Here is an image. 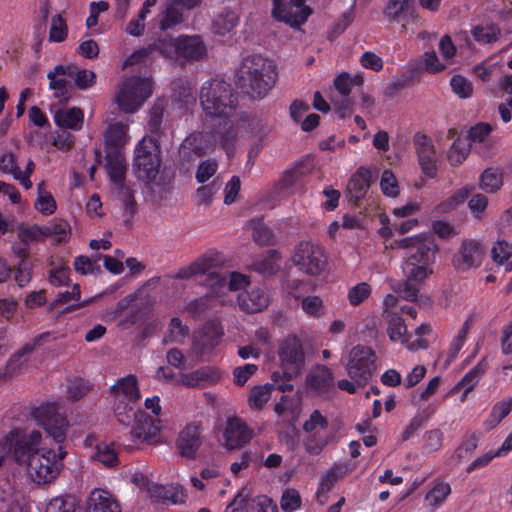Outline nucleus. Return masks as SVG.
<instances>
[{
  "label": "nucleus",
  "mask_w": 512,
  "mask_h": 512,
  "mask_svg": "<svg viewBox=\"0 0 512 512\" xmlns=\"http://www.w3.org/2000/svg\"><path fill=\"white\" fill-rule=\"evenodd\" d=\"M56 402L41 404L32 412L36 423L47 436L58 445L55 451L43 445L42 434L31 431L6 437L3 450L8 446L17 465L25 469L27 477L38 485L49 484L59 475L62 461L67 455L63 447L69 428V421Z\"/></svg>",
  "instance_id": "obj_1"
},
{
  "label": "nucleus",
  "mask_w": 512,
  "mask_h": 512,
  "mask_svg": "<svg viewBox=\"0 0 512 512\" xmlns=\"http://www.w3.org/2000/svg\"><path fill=\"white\" fill-rule=\"evenodd\" d=\"M267 131L262 120L241 116L225 121L212 130L193 132L182 141L179 147V162L182 167L188 168L197 158L214 152L217 146L231 157L241 140L262 136Z\"/></svg>",
  "instance_id": "obj_2"
},
{
  "label": "nucleus",
  "mask_w": 512,
  "mask_h": 512,
  "mask_svg": "<svg viewBox=\"0 0 512 512\" xmlns=\"http://www.w3.org/2000/svg\"><path fill=\"white\" fill-rule=\"evenodd\" d=\"M393 249H404L402 271L405 281L401 284L399 295L408 301H414L418 295L417 285L433 273V264L437 246L432 236L419 234L395 240Z\"/></svg>",
  "instance_id": "obj_3"
},
{
  "label": "nucleus",
  "mask_w": 512,
  "mask_h": 512,
  "mask_svg": "<svg viewBox=\"0 0 512 512\" xmlns=\"http://www.w3.org/2000/svg\"><path fill=\"white\" fill-rule=\"evenodd\" d=\"M222 263L223 257L220 253L209 251L190 265L179 269L175 277L186 280L194 279L208 286L210 294L218 298L219 303L222 305L230 304L233 300L225 297L227 292L246 288L249 284V278L239 272H232L226 278L219 272Z\"/></svg>",
  "instance_id": "obj_4"
},
{
  "label": "nucleus",
  "mask_w": 512,
  "mask_h": 512,
  "mask_svg": "<svg viewBox=\"0 0 512 512\" xmlns=\"http://www.w3.org/2000/svg\"><path fill=\"white\" fill-rule=\"evenodd\" d=\"M154 51H158L168 60L194 61L201 59L206 54V46L202 38L197 35L159 39L154 44L135 51L125 60L124 67L144 61Z\"/></svg>",
  "instance_id": "obj_5"
},
{
  "label": "nucleus",
  "mask_w": 512,
  "mask_h": 512,
  "mask_svg": "<svg viewBox=\"0 0 512 512\" xmlns=\"http://www.w3.org/2000/svg\"><path fill=\"white\" fill-rule=\"evenodd\" d=\"M277 72L272 61L260 56L246 57L239 69L240 87L252 98H262L276 82Z\"/></svg>",
  "instance_id": "obj_6"
},
{
  "label": "nucleus",
  "mask_w": 512,
  "mask_h": 512,
  "mask_svg": "<svg viewBox=\"0 0 512 512\" xmlns=\"http://www.w3.org/2000/svg\"><path fill=\"white\" fill-rule=\"evenodd\" d=\"M199 102L204 115L212 119L229 120L237 108V97L230 84L220 79L202 84Z\"/></svg>",
  "instance_id": "obj_7"
},
{
  "label": "nucleus",
  "mask_w": 512,
  "mask_h": 512,
  "mask_svg": "<svg viewBox=\"0 0 512 512\" xmlns=\"http://www.w3.org/2000/svg\"><path fill=\"white\" fill-rule=\"evenodd\" d=\"M115 416L122 425H132L131 440L135 444L147 443L155 439L161 430L160 421L136 409L134 406L119 405Z\"/></svg>",
  "instance_id": "obj_8"
},
{
  "label": "nucleus",
  "mask_w": 512,
  "mask_h": 512,
  "mask_svg": "<svg viewBox=\"0 0 512 512\" xmlns=\"http://www.w3.org/2000/svg\"><path fill=\"white\" fill-rule=\"evenodd\" d=\"M152 95V80L149 77H127L114 96L119 110L126 114L137 112Z\"/></svg>",
  "instance_id": "obj_9"
},
{
  "label": "nucleus",
  "mask_w": 512,
  "mask_h": 512,
  "mask_svg": "<svg viewBox=\"0 0 512 512\" xmlns=\"http://www.w3.org/2000/svg\"><path fill=\"white\" fill-rule=\"evenodd\" d=\"M133 163L140 180L150 183L156 179L161 165V149L153 137L145 136L137 143Z\"/></svg>",
  "instance_id": "obj_10"
},
{
  "label": "nucleus",
  "mask_w": 512,
  "mask_h": 512,
  "mask_svg": "<svg viewBox=\"0 0 512 512\" xmlns=\"http://www.w3.org/2000/svg\"><path fill=\"white\" fill-rule=\"evenodd\" d=\"M278 358L282 377L289 382L291 379L298 377L305 369L306 354L304 346L299 337L295 334L287 335L278 347Z\"/></svg>",
  "instance_id": "obj_11"
},
{
  "label": "nucleus",
  "mask_w": 512,
  "mask_h": 512,
  "mask_svg": "<svg viewBox=\"0 0 512 512\" xmlns=\"http://www.w3.org/2000/svg\"><path fill=\"white\" fill-rule=\"evenodd\" d=\"M291 260L300 271L311 276L321 274L327 264L324 248L314 241H301L294 250Z\"/></svg>",
  "instance_id": "obj_12"
},
{
  "label": "nucleus",
  "mask_w": 512,
  "mask_h": 512,
  "mask_svg": "<svg viewBox=\"0 0 512 512\" xmlns=\"http://www.w3.org/2000/svg\"><path fill=\"white\" fill-rule=\"evenodd\" d=\"M375 362L376 355L370 347L357 345L349 353L347 373L358 384H364L376 369Z\"/></svg>",
  "instance_id": "obj_13"
},
{
  "label": "nucleus",
  "mask_w": 512,
  "mask_h": 512,
  "mask_svg": "<svg viewBox=\"0 0 512 512\" xmlns=\"http://www.w3.org/2000/svg\"><path fill=\"white\" fill-rule=\"evenodd\" d=\"M310 14L311 10L304 0H274L273 17L291 27H300Z\"/></svg>",
  "instance_id": "obj_14"
},
{
  "label": "nucleus",
  "mask_w": 512,
  "mask_h": 512,
  "mask_svg": "<svg viewBox=\"0 0 512 512\" xmlns=\"http://www.w3.org/2000/svg\"><path fill=\"white\" fill-rule=\"evenodd\" d=\"M203 440L202 425L194 421L180 429L175 440V447L180 456L192 460L196 458Z\"/></svg>",
  "instance_id": "obj_15"
},
{
  "label": "nucleus",
  "mask_w": 512,
  "mask_h": 512,
  "mask_svg": "<svg viewBox=\"0 0 512 512\" xmlns=\"http://www.w3.org/2000/svg\"><path fill=\"white\" fill-rule=\"evenodd\" d=\"M384 317L387 322L386 332L392 342H401L410 351L428 347L426 339H412V335L407 334V326L398 314L385 311Z\"/></svg>",
  "instance_id": "obj_16"
},
{
  "label": "nucleus",
  "mask_w": 512,
  "mask_h": 512,
  "mask_svg": "<svg viewBox=\"0 0 512 512\" xmlns=\"http://www.w3.org/2000/svg\"><path fill=\"white\" fill-rule=\"evenodd\" d=\"M413 142L423 174L429 178L436 177L438 158L432 139L425 134L416 133Z\"/></svg>",
  "instance_id": "obj_17"
},
{
  "label": "nucleus",
  "mask_w": 512,
  "mask_h": 512,
  "mask_svg": "<svg viewBox=\"0 0 512 512\" xmlns=\"http://www.w3.org/2000/svg\"><path fill=\"white\" fill-rule=\"evenodd\" d=\"M484 257L483 246L474 240L464 241L458 252L453 256V266L458 271H467L481 265Z\"/></svg>",
  "instance_id": "obj_18"
},
{
  "label": "nucleus",
  "mask_w": 512,
  "mask_h": 512,
  "mask_svg": "<svg viewBox=\"0 0 512 512\" xmlns=\"http://www.w3.org/2000/svg\"><path fill=\"white\" fill-rule=\"evenodd\" d=\"M110 390L114 400L117 402L114 410L119 405H127L128 407L134 406V403L141 397L138 381L134 375H127L118 379L116 383L111 386Z\"/></svg>",
  "instance_id": "obj_19"
},
{
  "label": "nucleus",
  "mask_w": 512,
  "mask_h": 512,
  "mask_svg": "<svg viewBox=\"0 0 512 512\" xmlns=\"http://www.w3.org/2000/svg\"><path fill=\"white\" fill-rule=\"evenodd\" d=\"M273 384H264L255 386L251 389L248 397L249 406L253 409H261L270 399L271 390L273 387H277L282 392L292 391L293 385L289 382L282 380L280 372H274L271 376Z\"/></svg>",
  "instance_id": "obj_20"
},
{
  "label": "nucleus",
  "mask_w": 512,
  "mask_h": 512,
  "mask_svg": "<svg viewBox=\"0 0 512 512\" xmlns=\"http://www.w3.org/2000/svg\"><path fill=\"white\" fill-rule=\"evenodd\" d=\"M223 328L217 321H210L194 336L193 350L199 355L210 353L219 343Z\"/></svg>",
  "instance_id": "obj_21"
},
{
  "label": "nucleus",
  "mask_w": 512,
  "mask_h": 512,
  "mask_svg": "<svg viewBox=\"0 0 512 512\" xmlns=\"http://www.w3.org/2000/svg\"><path fill=\"white\" fill-rule=\"evenodd\" d=\"M224 445L233 450L247 444L252 438V432L238 417H230L223 430Z\"/></svg>",
  "instance_id": "obj_22"
},
{
  "label": "nucleus",
  "mask_w": 512,
  "mask_h": 512,
  "mask_svg": "<svg viewBox=\"0 0 512 512\" xmlns=\"http://www.w3.org/2000/svg\"><path fill=\"white\" fill-rule=\"evenodd\" d=\"M220 377L221 374L217 369L204 366L192 372L179 374L177 381L187 388H203L216 383Z\"/></svg>",
  "instance_id": "obj_23"
},
{
  "label": "nucleus",
  "mask_w": 512,
  "mask_h": 512,
  "mask_svg": "<svg viewBox=\"0 0 512 512\" xmlns=\"http://www.w3.org/2000/svg\"><path fill=\"white\" fill-rule=\"evenodd\" d=\"M86 512H121V507L109 491L96 488L87 497Z\"/></svg>",
  "instance_id": "obj_24"
},
{
  "label": "nucleus",
  "mask_w": 512,
  "mask_h": 512,
  "mask_svg": "<svg viewBox=\"0 0 512 512\" xmlns=\"http://www.w3.org/2000/svg\"><path fill=\"white\" fill-rule=\"evenodd\" d=\"M238 305L241 310L248 313H256L265 309L269 304L268 294L259 287L246 289L238 294Z\"/></svg>",
  "instance_id": "obj_25"
},
{
  "label": "nucleus",
  "mask_w": 512,
  "mask_h": 512,
  "mask_svg": "<svg viewBox=\"0 0 512 512\" xmlns=\"http://www.w3.org/2000/svg\"><path fill=\"white\" fill-rule=\"evenodd\" d=\"M363 83V78L359 75L351 77L348 73L340 74L335 80L334 85L337 91L344 97H347L353 86H360ZM336 111L341 118H344L350 113V101L348 98L342 100L341 104H336Z\"/></svg>",
  "instance_id": "obj_26"
},
{
  "label": "nucleus",
  "mask_w": 512,
  "mask_h": 512,
  "mask_svg": "<svg viewBox=\"0 0 512 512\" xmlns=\"http://www.w3.org/2000/svg\"><path fill=\"white\" fill-rule=\"evenodd\" d=\"M373 179L374 174L371 169L360 167L347 184V190L351 197L355 200L362 199L366 195Z\"/></svg>",
  "instance_id": "obj_27"
},
{
  "label": "nucleus",
  "mask_w": 512,
  "mask_h": 512,
  "mask_svg": "<svg viewBox=\"0 0 512 512\" xmlns=\"http://www.w3.org/2000/svg\"><path fill=\"white\" fill-rule=\"evenodd\" d=\"M49 87L54 91V96L61 100L68 99V84L71 81L69 77V67L67 65H57L47 74Z\"/></svg>",
  "instance_id": "obj_28"
},
{
  "label": "nucleus",
  "mask_w": 512,
  "mask_h": 512,
  "mask_svg": "<svg viewBox=\"0 0 512 512\" xmlns=\"http://www.w3.org/2000/svg\"><path fill=\"white\" fill-rule=\"evenodd\" d=\"M239 23V14L236 10L222 8L213 18L211 29L214 34L224 36L230 33Z\"/></svg>",
  "instance_id": "obj_29"
},
{
  "label": "nucleus",
  "mask_w": 512,
  "mask_h": 512,
  "mask_svg": "<svg viewBox=\"0 0 512 512\" xmlns=\"http://www.w3.org/2000/svg\"><path fill=\"white\" fill-rule=\"evenodd\" d=\"M306 384L310 389L326 392L333 386V374L326 366L318 365L308 374Z\"/></svg>",
  "instance_id": "obj_30"
},
{
  "label": "nucleus",
  "mask_w": 512,
  "mask_h": 512,
  "mask_svg": "<svg viewBox=\"0 0 512 512\" xmlns=\"http://www.w3.org/2000/svg\"><path fill=\"white\" fill-rule=\"evenodd\" d=\"M83 121L84 114L80 108L59 109L54 113V122L61 128L78 131L82 128Z\"/></svg>",
  "instance_id": "obj_31"
},
{
  "label": "nucleus",
  "mask_w": 512,
  "mask_h": 512,
  "mask_svg": "<svg viewBox=\"0 0 512 512\" xmlns=\"http://www.w3.org/2000/svg\"><path fill=\"white\" fill-rule=\"evenodd\" d=\"M128 131V123L122 121L110 123L104 135L106 145L115 149L125 146L130 140Z\"/></svg>",
  "instance_id": "obj_32"
},
{
  "label": "nucleus",
  "mask_w": 512,
  "mask_h": 512,
  "mask_svg": "<svg viewBox=\"0 0 512 512\" xmlns=\"http://www.w3.org/2000/svg\"><path fill=\"white\" fill-rule=\"evenodd\" d=\"M491 131L492 126L488 123L481 122L472 126L468 131V137L471 145H473L475 149L479 148L481 153H485V151L493 145L490 138Z\"/></svg>",
  "instance_id": "obj_33"
},
{
  "label": "nucleus",
  "mask_w": 512,
  "mask_h": 512,
  "mask_svg": "<svg viewBox=\"0 0 512 512\" xmlns=\"http://www.w3.org/2000/svg\"><path fill=\"white\" fill-rule=\"evenodd\" d=\"M37 198L34 202V208L44 216H50L57 210V203L53 195L47 191L46 183L41 181L36 186Z\"/></svg>",
  "instance_id": "obj_34"
},
{
  "label": "nucleus",
  "mask_w": 512,
  "mask_h": 512,
  "mask_svg": "<svg viewBox=\"0 0 512 512\" xmlns=\"http://www.w3.org/2000/svg\"><path fill=\"white\" fill-rule=\"evenodd\" d=\"M486 366L483 362H479L475 367L468 371L461 381L451 390L455 392L459 389H463V395L461 401H464L467 395L474 389L478 384L480 378L485 373Z\"/></svg>",
  "instance_id": "obj_35"
},
{
  "label": "nucleus",
  "mask_w": 512,
  "mask_h": 512,
  "mask_svg": "<svg viewBox=\"0 0 512 512\" xmlns=\"http://www.w3.org/2000/svg\"><path fill=\"white\" fill-rule=\"evenodd\" d=\"M280 263V254L276 250H269L253 263V269L263 275H272L280 268Z\"/></svg>",
  "instance_id": "obj_36"
},
{
  "label": "nucleus",
  "mask_w": 512,
  "mask_h": 512,
  "mask_svg": "<svg viewBox=\"0 0 512 512\" xmlns=\"http://www.w3.org/2000/svg\"><path fill=\"white\" fill-rule=\"evenodd\" d=\"M512 411V397L504 398L495 403L487 419L484 421L486 429L496 427Z\"/></svg>",
  "instance_id": "obj_37"
},
{
  "label": "nucleus",
  "mask_w": 512,
  "mask_h": 512,
  "mask_svg": "<svg viewBox=\"0 0 512 512\" xmlns=\"http://www.w3.org/2000/svg\"><path fill=\"white\" fill-rule=\"evenodd\" d=\"M346 474L347 468L345 465L336 464L331 467L321 476L317 490L318 495L328 493L340 479L345 477Z\"/></svg>",
  "instance_id": "obj_38"
},
{
  "label": "nucleus",
  "mask_w": 512,
  "mask_h": 512,
  "mask_svg": "<svg viewBox=\"0 0 512 512\" xmlns=\"http://www.w3.org/2000/svg\"><path fill=\"white\" fill-rule=\"evenodd\" d=\"M172 90L175 101L180 107L188 109L195 103V96L191 84L185 80L178 79L172 83Z\"/></svg>",
  "instance_id": "obj_39"
},
{
  "label": "nucleus",
  "mask_w": 512,
  "mask_h": 512,
  "mask_svg": "<svg viewBox=\"0 0 512 512\" xmlns=\"http://www.w3.org/2000/svg\"><path fill=\"white\" fill-rule=\"evenodd\" d=\"M91 458L99 461L106 467H114L118 464V454L114 445L104 441L95 445Z\"/></svg>",
  "instance_id": "obj_40"
},
{
  "label": "nucleus",
  "mask_w": 512,
  "mask_h": 512,
  "mask_svg": "<svg viewBox=\"0 0 512 512\" xmlns=\"http://www.w3.org/2000/svg\"><path fill=\"white\" fill-rule=\"evenodd\" d=\"M43 236H50L58 243L66 242L71 236V226L63 219H53L44 226Z\"/></svg>",
  "instance_id": "obj_41"
},
{
  "label": "nucleus",
  "mask_w": 512,
  "mask_h": 512,
  "mask_svg": "<svg viewBox=\"0 0 512 512\" xmlns=\"http://www.w3.org/2000/svg\"><path fill=\"white\" fill-rule=\"evenodd\" d=\"M183 10L179 4L174 3V0H168L165 11L161 14L159 27L165 31L170 29L182 21Z\"/></svg>",
  "instance_id": "obj_42"
},
{
  "label": "nucleus",
  "mask_w": 512,
  "mask_h": 512,
  "mask_svg": "<svg viewBox=\"0 0 512 512\" xmlns=\"http://www.w3.org/2000/svg\"><path fill=\"white\" fill-rule=\"evenodd\" d=\"M90 300L80 301V287L78 284L72 286L71 291L60 292L54 300V305H66L67 310H75L87 305Z\"/></svg>",
  "instance_id": "obj_43"
},
{
  "label": "nucleus",
  "mask_w": 512,
  "mask_h": 512,
  "mask_svg": "<svg viewBox=\"0 0 512 512\" xmlns=\"http://www.w3.org/2000/svg\"><path fill=\"white\" fill-rule=\"evenodd\" d=\"M502 185V173L499 169L488 168L480 175L479 186L485 192L494 193L498 191Z\"/></svg>",
  "instance_id": "obj_44"
},
{
  "label": "nucleus",
  "mask_w": 512,
  "mask_h": 512,
  "mask_svg": "<svg viewBox=\"0 0 512 512\" xmlns=\"http://www.w3.org/2000/svg\"><path fill=\"white\" fill-rule=\"evenodd\" d=\"M189 334V328L178 317H173L163 338L164 343H180Z\"/></svg>",
  "instance_id": "obj_45"
},
{
  "label": "nucleus",
  "mask_w": 512,
  "mask_h": 512,
  "mask_svg": "<svg viewBox=\"0 0 512 512\" xmlns=\"http://www.w3.org/2000/svg\"><path fill=\"white\" fill-rule=\"evenodd\" d=\"M334 441L332 433L307 434L304 439L305 450L311 455H318L331 442Z\"/></svg>",
  "instance_id": "obj_46"
},
{
  "label": "nucleus",
  "mask_w": 512,
  "mask_h": 512,
  "mask_svg": "<svg viewBox=\"0 0 512 512\" xmlns=\"http://www.w3.org/2000/svg\"><path fill=\"white\" fill-rule=\"evenodd\" d=\"M450 493V484L444 481H438L434 483L425 498L429 506L438 508L445 502Z\"/></svg>",
  "instance_id": "obj_47"
},
{
  "label": "nucleus",
  "mask_w": 512,
  "mask_h": 512,
  "mask_svg": "<svg viewBox=\"0 0 512 512\" xmlns=\"http://www.w3.org/2000/svg\"><path fill=\"white\" fill-rule=\"evenodd\" d=\"M471 33L478 43L490 44L498 40L500 29L494 24L485 23L475 26Z\"/></svg>",
  "instance_id": "obj_48"
},
{
  "label": "nucleus",
  "mask_w": 512,
  "mask_h": 512,
  "mask_svg": "<svg viewBox=\"0 0 512 512\" xmlns=\"http://www.w3.org/2000/svg\"><path fill=\"white\" fill-rule=\"evenodd\" d=\"M107 170L111 180L114 183L121 185L126 173V164L120 153L117 152L114 155L108 156Z\"/></svg>",
  "instance_id": "obj_49"
},
{
  "label": "nucleus",
  "mask_w": 512,
  "mask_h": 512,
  "mask_svg": "<svg viewBox=\"0 0 512 512\" xmlns=\"http://www.w3.org/2000/svg\"><path fill=\"white\" fill-rule=\"evenodd\" d=\"M470 329V324L466 321L463 326L459 329L456 336L452 339L449 350L447 352L445 366H449L458 356L460 350L464 346L467 335Z\"/></svg>",
  "instance_id": "obj_50"
},
{
  "label": "nucleus",
  "mask_w": 512,
  "mask_h": 512,
  "mask_svg": "<svg viewBox=\"0 0 512 512\" xmlns=\"http://www.w3.org/2000/svg\"><path fill=\"white\" fill-rule=\"evenodd\" d=\"M470 192L471 190L467 187L456 190L450 197L435 207L436 213L442 214L454 210L467 199Z\"/></svg>",
  "instance_id": "obj_51"
},
{
  "label": "nucleus",
  "mask_w": 512,
  "mask_h": 512,
  "mask_svg": "<svg viewBox=\"0 0 512 512\" xmlns=\"http://www.w3.org/2000/svg\"><path fill=\"white\" fill-rule=\"evenodd\" d=\"M470 146L466 139L457 137L448 150V160L451 165L458 166L466 159Z\"/></svg>",
  "instance_id": "obj_52"
},
{
  "label": "nucleus",
  "mask_w": 512,
  "mask_h": 512,
  "mask_svg": "<svg viewBox=\"0 0 512 512\" xmlns=\"http://www.w3.org/2000/svg\"><path fill=\"white\" fill-rule=\"evenodd\" d=\"M34 349V344L27 343L17 352H15L7 363V369L10 373H18L27 364L28 356Z\"/></svg>",
  "instance_id": "obj_53"
},
{
  "label": "nucleus",
  "mask_w": 512,
  "mask_h": 512,
  "mask_svg": "<svg viewBox=\"0 0 512 512\" xmlns=\"http://www.w3.org/2000/svg\"><path fill=\"white\" fill-rule=\"evenodd\" d=\"M327 428L328 421L318 410L313 411L309 419L303 424V430L306 434L330 433Z\"/></svg>",
  "instance_id": "obj_54"
},
{
  "label": "nucleus",
  "mask_w": 512,
  "mask_h": 512,
  "mask_svg": "<svg viewBox=\"0 0 512 512\" xmlns=\"http://www.w3.org/2000/svg\"><path fill=\"white\" fill-rule=\"evenodd\" d=\"M245 510L246 512H277V506L269 497L258 495L254 498L247 497Z\"/></svg>",
  "instance_id": "obj_55"
},
{
  "label": "nucleus",
  "mask_w": 512,
  "mask_h": 512,
  "mask_svg": "<svg viewBox=\"0 0 512 512\" xmlns=\"http://www.w3.org/2000/svg\"><path fill=\"white\" fill-rule=\"evenodd\" d=\"M69 67V77L75 81V85L80 89H86L93 85L95 80V74L91 70L80 69L73 65H67Z\"/></svg>",
  "instance_id": "obj_56"
},
{
  "label": "nucleus",
  "mask_w": 512,
  "mask_h": 512,
  "mask_svg": "<svg viewBox=\"0 0 512 512\" xmlns=\"http://www.w3.org/2000/svg\"><path fill=\"white\" fill-rule=\"evenodd\" d=\"M220 183L216 180L197 188L195 199L199 205L209 206L220 189Z\"/></svg>",
  "instance_id": "obj_57"
},
{
  "label": "nucleus",
  "mask_w": 512,
  "mask_h": 512,
  "mask_svg": "<svg viewBox=\"0 0 512 512\" xmlns=\"http://www.w3.org/2000/svg\"><path fill=\"white\" fill-rule=\"evenodd\" d=\"M371 295V287L366 282L358 283L349 288L347 299L351 306H358L369 298Z\"/></svg>",
  "instance_id": "obj_58"
},
{
  "label": "nucleus",
  "mask_w": 512,
  "mask_h": 512,
  "mask_svg": "<svg viewBox=\"0 0 512 512\" xmlns=\"http://www.w3.org/2000/svg\"><path fill=\"white\" fill-rule=\"evenodd\" d=\"M252 230V236L256 243L265 245L270 243L272 233L270 229L260 219L251 220L248 224Z\"/></svg>",
  "instance_id": "obj_59"
},
{
  "label": "nucleus",
  "mask_w": 512,
  "mask_h": 512,
  "mask_svg": "<svg viewBox=\"0 0 512 512\" xmlns=\"http://www.w3.org/2000/svg\"><path fill=\"white\" fill-rule=\"evenodd\" d=\"M421 64L426 72L432 74L441 72L448 66V62L440 60L434 51L425 52L421 56Z\"/></svg>",
  "instance_id": "obj_60"
},
{
  "label": "nucleus",
  "mask_w": 512,
  "mask_h": 512,
  "mask_svg": "<svg viewBox=\"0 0 512 512\" xmlns=\"http://www.w3.org/2000/svg\"><path fill=\"white\" fill-rule=\"evenodd\" d=\"M218 162L216 159L208 158L199 163L195 178L198 183L204 184L217 172Z\"/></svg>",
  "instance_id": "obj_61"
},
{
  "label": "nucleus",
  "mask_w": 512,
  "mask_h": 512,
  "mask_svg": "<svg viewBox=\"0 0 512 512\" xmlns=\"http://www.w3.org/2000/svg\"><path fill=\"white\" fill-rule=\"evenodd\" d=\"M380 188L382 193L387 197L398 196L399 184L395 175L390 170H384L380 179Z\"/></svg>",
  "instance_id": "obj_62"
},
{
  "label": "nucleus",
  "mask_w": 512,
  "mask_h": 512,
  "mask_svg": "<svg viewBox=\"0 0 512 512\" xmlns=\"http://www.w3.org/2000/svg\"><path fill=\"white\" fill-rule=\"evenodd\" d=\"M411 0H390L385 8V14L396 21L409 12L411 8Z\"/></svg>",
  "instance_id": "obj_63"
},
{
  "label": "nucleus",
  "mask_w": 512,
  "mask_h": 512,
  "mask_svg": "<svg viewBox=\"0 0 512 512\" xmlns=\"http://www.w3.org/2000/svg\"><path fill=\"white\" fill-rule=\"evenodd\" d=\"M45 512H76V501L70 496L53 498Z\"/></svg>",
  "instance_id": "obj_64"
}]
</instances>
